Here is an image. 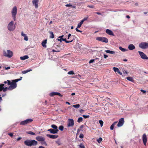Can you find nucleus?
Instances as JSON below:
<instances>
[{
    "mask_svg": "<svg viewBox=\"0 0 148 148\" xmlns=\"http://www.w3.org/2000/svg\"><path fill=\"white\" fill-rule=\"evenodd\" d=\"M99 123L100 124L101 127H102L103 123V122L102 120H100L99 121Z\"/></svg>",
    "mask_w": 148,
    "mask_h": 148,
    "instance_id": "37",
    "label": "nucleus"
},
{
    "mask_svg": "<svg viewBox=\"0 0 148 148\" xmlns=\"http://www.w3.org/2000/svg\"><path fill=\"white\" fill-rule=\"evenodd\" d=\"M113 69L114 71L115 72H117L120 75H122V73L120 72V71L119 70L118 68L114 67L113 68Z\"/></svg>",
    "mask_w": 148,
    "mask_h": 148,
    "instance_id": "19",
    "label": "nucleus"
},
{
    "mask_svg": "<svg viewBox=\"0 0 148 148\" xmlns=\"http://www.w3.org/2000/svg\"><path fill=\"white\" fill-rule=\"evenodd\" d=\"M126 78L127 80L132 82H133L134 81L133 78L131 77H127Z\"/></svg>",
    "mask_w": 148,
    "mask_h": 148,
    "instance_id": "30",
    "label": "nucleus"
},
{
    "mask_svg": "<svg viewBox=\"0 0 148 148\" xmlns=\"http://www.w3.org/2000/svg\"><path fill=\"white\" fill-rule=\"evenodd\" d=\"M27 133L29 134H31V135H35V134L32 131H29Z\"/></svg>",
    "mask_w": 148,
    "mask_h": 148,
    "instance_id": "42",
    "label": "nucleus"
},
{
    "mask_svg": "<svg viewBox=\"0 0 148 148\" xmlns=\"http://www.w3.org/2000/svg\"><path fill=\"white\" fill-rule=\"evenodd\" d=\"M67 73L68 74H69V75H74L75 74V73H74V71H72L69 72Z\"/></svg>",
    "mask_w": 148,
    "mask_h": 148,
    "instance_id": "36",
    "label": "nucleus"
},
{
    "mask_svg": "<svg viewBox=\"0 0 148 148\" xmlns=\"http://www.w3.org/2000/svg\"><path fill=\"white\" fill-rule=\"evenodd\" d=\"M8 29L10 31H13L16 28V26L14 25L13 21H11L8 24L7 26Z\"/></svg>",
    "mask_w": 148,
    "mask_h": 148,
    "instance_id": "5",
    "label": "nucleus"
},
{
    "mask_svg": "<svg viewBox=\"0 0 148 148\" xmlns=\"http://www.w3.org/2000/svg\"><path fill=\"white\" fill-rule=\"evenodd\" d=\"M96 13L98 15H101V14L99 12H96Z\"/></svg>",
    "mask_w": 148,
    "mask_h": 148,
    "instance_id": "62",
    "label": "nucleus"
},
{
    "mask_svg": "<svg viewBox=\"0 0 148 148\" xmlns=\"http://www.w3.org/2000/svg\"><path fill=\"white\" fill-rule=\"evenodd\" d=\"M124 122V121L123 118H121L119 119V122L117 124L118 127H121L123 124Z\"/></svg>",
    "mask_w": 148,
    "mask_h": 148,
    "instance_id": "11",
    "label": "nucleus"
},
{
    "mask_svg": "<svg viewBox=\"0 0 148 148\" xmlns=\"http://www.w3.org/2000/svg\"><path fill=\"white\" fill-rule=\"evenodd\" d=\"M21 137H19V138H17V141H19V140H20L21 139Z\"/></svg>",
    "mask_w": 148,
    "mask_h": 148,
    "instance_id": "61",
    "label": "nucleus"
},
{
    "mask_svg": "<svg viewBox=\"0 0 148 148\" xmlns=\"http://www.w3.org/2000/svg\"><path fill=\"white\" fill-rule=\"evenodd\" d=\"M38 148H45L42 146H40Z\"/></svg>",
    "mask_w": 148,
    "mask_h": 148,
    "instance_id": "64",
    "label": "nucleus"
},
{
    "mask_svg": "<svg viewBox=\"0 0 148 148\" xmlns=\"http://www.w3.org/2000/svg\"><path fill=\"white\" fill-rule=\"evenodd\" d=\"M106 32L107 34H108L109 35H112V36L114 35V34H113V33L112 32L111 30L108 29H106Z\"/></svg>",
    "mask_w": 148,
    "mask_h": 148,
    "instance_id": "18",
    "label": "nucleus"
},
{
    "mask_svg": "<svg viewBox=\"0 0 148 148\" xmlns=\"http://www.w3.org/2000/svg\"><path fill=\"white\" fill-rule=\"evenodd\" d=\"M84 126L83 125H81L80 126L79 128V129H78V130H77V132H78L79 131V130H82V129L84 128Z\"/></svg>",
    "mask_w": 148,
    "mask_h": 148,
    "instance_id": "35",
    "label": "nucleus"
},
{
    "mask_svg": "<svg viewBox=\"0 0 148 148\" xmlns=\"http://www.w3.org/2000/svg\"><path fill=\"white\" fill-rule=\"evenodd\" d=\"M83 120V118L82 117H79L77 120V122L79 123L82 122Z\"/></svg>",
    "mask_w": 148,
    "mask_h": 148,
    "instance_id": "32",
    "label": "nucleus"
},
{
    "mask_svg": "<svg viewBox=\"0 0 148 148\" xmlns=\"http://www.w3.org/2000/svg\"><path fill=\"white\" fill-rule=\"evenodd\" d=\"M47 136L51 138H52V139H56L58 137V135H50V134H47Z\"/></svg>",
    "mask_w": 148,
    "mask_h": 148,
    "instance_id": "17",
    "label": "nucleus"
},
{
    "mask_svg": "<svg viewBox=\"0 0 148 148\" xmlns=\"http://www.w3.org/2000/svg\"><path fill=\"white\" fill-rule=\"evenodd\" d=\"M52 51L54 52H59L60 51V50H55L53 49L52 50Z\"/></svg>",
    "mask_w": 148,
    "mask_h": 148,
    "instance_id": "52",
    "label": "nucleus"
},
{
    "mask_svg": "<svg viewBox=\"0 0 148 148\" xmlns=\"http://www.w3.org/2000/svg\"><path fill=\"white\" fill-rule=\"evenodd\" d=\"M33 121V120L31 119H27L25 121H21L20 123V125H25L28 123L31 122Z\"/></svg>",
    "mask_w": 148,
    "mask_h": 148,
    "instance_id": "10",
    "label": "nucleus"
},
{
    "mask_svg": "<svg viewBox=\"0 0 148 148\" xmlns=\"http://www.w3.org/2000/svg\"><path fill=\"white\" fill-rule=\"evenodd\" d=\"M138 53L140 56L141 58L144 60H148V57L143 52L138 51Z\"/></svg>",
    "mask_w": 148,
    "mask_h": 148,
    "instance_id": "9",
    "label": "nucleus"
},
{
    "mask_svg": "<svg viewBox=\"0 0 148 148\" xmlns=\"http://www.w3.org/2000/svg\"><path fill=\"white\" fill-rule=\"evenodd\" d=\"M79 146V148H85L84 146L81 143Z\"/></svg>",
    "mask_w": 148,
    "mask_h": 148,
    "instance_id": "39",
    "label": "nucleus"
},
{
    "mask_svg": "<svg viewBox=\"0 0 148 148\" xmlns=\"http://www.w3.org/2000/svg\"><path fill=\"white\" fill-rule=\"evenodd\" d=\"M22 77H21L20 79H18L14 80H12L11 82L9 80H7L8 84V85H10L9 87V90H12L15 88L17 87V84L16 82L18 81H20L22 79Z\"/></svg>",
    "mask_w": 148,
    "mask_h": 148,
    "instance_id": "1",
    "label": "nucleus"
},
{
    "mask_svg": "<svg viewBox=\"0 0 148 148\" xmlns=\"http://www.w3.org/2000/svg\"><path fill=\"white\" fill-rule=\"evenodd\" d=\"M9 87L8 88V87H5V88H3V91L4 92H5V91H7V90H9Z\"/></svg>",
    "mask_w": 148,
    "mask_h": 148,
    "instance_id": "43",
    "label": "nucleus"
},
{
    "mask_svg": "<svg viewBox=\"0 0 148 148\" xmlns=\"http://www.w3.org/2000/svg\"><path fill=\"white\" fill-rule=\"evenodd\" d=\"M66 7H70L72 6V5L71 4H66L65 5Z\"/></svg>",
    "mask_w": 148,
    "mask_h": 148,
    "instance_id": "49",
    "label": "nucleus"
},
{
    "mask_svg": "<svg viewBox=\"0 0 148 148\" xmlns=\"http://www.w3.org/2000/svg\"><path fill=\"white\" fill-rule=\"evenodd\" d=\"M88 16H87V17L84 18L83 19L81 20V21L83 23L84 21L88 19Z\"/></svg>",
    "mask_w": 148,
    "mask_h": 148,
    "instance_id": "41",
    "label": "nucleus"
},
{
    "mask_svg": "<svg viewBox=\"0 0 148 148\" xmlns=\"http://www.w3.org/2000/svg\"><path fill=\"white\" fill-rule=\"evenodd\" d=\"M94 60H95L94 59H92V60H90L89 62V63H93L94 62Z\"/></svg>",
    "mask_w": 148,
    "mask_h": 148,
    "instance_id": "51",
    "label": "nucleus"
},
{
    "mask_svg": "<svg viewBox=\"0 0 148 148\" xmlns=\"http://www.w3.org/2000/svg\"><path fill=\"white\" fill-rule=\"evenodd\" d=\"M42 141V143H41V144L42 145H47V144L46 142L45 141V140H44V141Z\"/></svg>",
    "mask_w": 148,
    "mask_h": 148,
    "instance_id": "46",
    "label": "nucleus"
},
{
    "mask_svg": "<svg viewBox=\"0 0 148 148\" xmlns=\"http://www.w3.org/2000/svg\"><path fill=\"white\" fill-rule=\"evenodd\" d=\"M104 58L105 59L106 58H107L108 57V56H107L105 54L104 55Z\"/></svg>",
    "mask_w": 148,
    "mask_h": 148,
    "instance_id": "57",
    "label": "nucleus"
},
{
    "mask_svg": "<svg viewBox=\"0 0 148 148\" xmlns=\"http://www.w3.org/2000/svg\"><path fill=\"white\" fill-rule=\"evenodd\" d=\"M83 23L81 21L78 24L77 28L80 27L81 26V25Z\"/></svg>",
    "mask_w": 148,
    "mask_h": 148,
    "instance_id": "33",
    "label": "nucleus"
},
{
    "mask_svg": "<svg viewBox=\"0 0 148 148\" xmlns=\"http://www.w3.org/2000/svg\"><path fill=\"white\" fill-rule=\"evenodd\" d=\"M25 144L28 146H36L37 145L38 142L35 140H27L24 141Z\"/></svg>",
    "mask_w": 148,
    "mask_h": 148,
    "instance_id": "2",
    "label": "nucleus"
},
{
    "mask_svg": "<svg viewBox=\"0 0 148 148\" xmlns=\"http://www.w3.org/2000/svg\"><path fill=\"white\" fill-rule=\"evenodd\" d=\"M3 54L4 56L8 58H11L13 56V53L11 50H4L3 51Z\"/></svg>",
    "mask_w": 148,
    "mask_h": 148,
    "instance_id": "3",
    "label": "nucleus"
},
{
    "mask_svg": "<svg viewBox=\"0 0 148 148\" xmlns=\"http://www.w3.org/2000/svg\"><path fill=\"white\" fill-rule=\"evenodd\" d=\"M56 143L58 145H61V143L59 140H58L56 141Z\"/></svg>",
    "mask_w": 148,
    "mask_h": 148,
    "instance_id": "44",
    "label": "nucleus"
},
{
    "mask_svg": "<svg viewBox=\"0 0 148 148\" xmlns=\"http://www.w3.org/2000/svg\"><path fill=\"white\" fill-rule=\"evenodd\" d=\"M51 133L53 134L56 133L58 131V130H54L52 129H50L48 130Z\"/></svg>",
    "mask_w": 148,
    "mask_h": 148,
    "instance_id": "15",
    "label": "nucleus"
},
{
    "mask_svg": "<svg viewBox=\"0 0 148 148\" xmlns=\"http://www.w3.org/2000/svg\"><path fill=\"white\" fill-rule=\"evenodd\" d=\"M102 138L100 137L97 140V141L99 143H100L101 141L102 140Z\"/></svg>",
    "mask_w": 148,
    "mask_h": 148,
    "instance_id": "40",
    "label": "nucleus"
},
{
    "mask_svg": "<svg viewBox=\"0 0 148 148\" xmlns=\"http://www.w3.org/2000/svg\"><path fill=\"white\" fill-rule=\"evenodd\" d=\"M119 49L120 50H121V51H122L123 52H125V51H127V49H125L121 47H119Z\"/></svg>",
    "mask_w": 148,
    "mask_h": 148,
    "instance_id": "26",
    "label": "nucleus"
},
{
    "mask_svg": "<svg viewBox=\"0 0 148 148\" xmlns=\"http://www.w3.org/2000/svg\"><path fill=\"white\" fill-rule=\"evenodd\" d=\"M96 40L103 42L107 43L108 42V39L103 37H98L96 38Z\"/></svg>",
    "mask_w": 148,
    "mask_h": 148,
    "instance_id": "7",
    "label": "nucleus"
},
{
    "mask_svg": "<svg viewBox=\"0 0 148 148\" xmlns=\"http://www.w3.org/2000/svg\"><path fill=\"white\" fill-rule=\"evenodd\" d=\"M39 0H32V2L33 4L34 5L36 8L38 7Z\"/></svg>",
    "mask_w": 148,
    "mask_h": 148,
    "instance_id": "16",
    "label": "nucleus"
},
{
    "mask_svg": "<svg viewBox=\"0 0 148 148\" xmlns=\"http://www.w3.org/2000/svg\"><path fill=\"white\" fill-rule=\"evenodd\" d=\"M21 35L22 36L24 37V40L25 41H27L28 40V38L25 34H23V32L21 33Z\"/></svg>",
    "mask_w": 148,
    "mask_h": 148,
    "instance_id": "21",
    "label": "nucleus"
},
{
    "mask_svg": "<svg viewBox=\"0 0 148 148\" xmlns=\"http://www.w3.org/2000/svg\"><path fill=\"white\" fill-rule=\"evenodd\" d=\"M105 51L107 53L111 54H114L115 53L114 51H111L109 50H106Z\"/></svg>",
    "mask_w": 148,
    "mask_h": 148,
    "instance_id": "24",
    "label": "nucleus"
},
{
    "mask_svg": "<svg viewBox=\"0 0 148 148\" xmlns=\"http://www.w3.org/2000/svg\"><path fill=\"white\" fill-rule=\"evenodd\" d=\"M88 7L90 8H93L94 7V6L93 5H88Z\"/></svg>",
    "mask_w": 148,
    "mask_h": 148,
    "instance_id": "54",
    "label": "nucleus"
},
{
    "mask_svg": "<svg viewBox=\"0 0 148 148\" xmlns=\"http://www.w3.org/2000/svg\"><path fill=\"white\" fill-rule=\"evenodd\" d=\"M47 43V40H45L42 42V45L44 47H46V44Z\"/></svg>",
    "mask_w": 148,
    "mask_h": 148,
    "instance_id": "23",
    "label": "nucleus"
},
{
    "mask_svg": "<svg viewBox=\"0 0 148 148\" xmlns=\"http://www.w3.org/2000/svg\"><path fill=\"white\" fill-rule=\"evenodd\" d=\"M59 129L60 130L62 131L63 130L64 127L62 125H60L59 127Z\"/></svg>",
    "mask_w": 148,
    "mask_h": 148,
    "instance_id": "38",
    "label": "nucleus"
},
{
    "mask_svg": "<svg viewBox=\"0 0 148 148\" xmlns=\"http://www.w3.org/2000/svg\"><path fill=\"white\" fill-rule=\"evenodd\" d=\"M140 91L144 93H145L146 92L145 90H142V89Z\"/></svg>",
    "mask_w": 148,
    "mask_h": 148,
    "instance_id": "55",
    "label": "nucleus"
},
{
    "mask_svg": "<svg viewBox=\"0 0 148 148\" xmlns=\"http://www.w3.org/2000/svg\"><path fill=\"white\" fill-rule=\"evenodd\" d=\"M139 47L143 49H145L148 48V43L147 42H142L139 45Z\"/></svg>",
    "mask_w": 148,
    "mask_h": 148,
    "instance_id": "6",
    "label": "nucleus"
},
{
    "mask_svg": "<svg viewBox=\"0 0 148 148\" xmlns=\"http://www.w3.org/2000/svg\"><path fill=\"white\" fill-rule=\"evenodd\" d=\"M36 140L39 141H44L45 140V138L42 136H38L36 138Z\"/></svg>",
    "mask_w": 148,
    "mask_h": 148,
    "instance_id": "13",
    "label": "nucleus"
},
{
    "mask_svg": "<svg viewBox=\"0 0 148 148\" xmlns=\"http://www.w3.org/2000/svg\"><path fill=\"white\" fill-rule=\"evenodd\" d=\"M77 28H77H77H76V29H75V30H76V31L77 32H82V31H80V30H79V29H77Z\"/></svg>",
    "mask_w": 148,
    "mask_h": 148,
    "instance_id": "53",
    "label": "nucleus"
},
{
    "mask_svg": "<svg viewBox=\"0 0 148 148\" xmlns=\"http://www.w3.org/2000/svg\"><path fill=\"white\" fill-rule=\"evenodd\" d=\"M49 95L50 96H51V97L53 96L54 95H58L60 97L62 96V95L59 92H53L49 94Z\"/></svg>",
    "mask_w": 148,
    "mask_h": 148,
    "instance_id": "14",
    "label": "nucleus"
},
{
    "mask_svg": "<svg viewBox=\"0 0 148 148\" xmlns=\"http://www.w3.org/2000/svg\"><path fill=\"white\" fill-rule=\"evenodd\" d=\"M62 40L63 41H65V42L66 43H68L69 42H72L73 41V40H72L70 41H68L66 40V38H63L62 39Z\"/></svg>",
    "mask_w": 148,
    "mask_h": 148,
    "instance_id": "31",
    "label": "nucleus"
},
{
    "mask_svg": "<svg viewBox=\"0 0 148 148\" xmlns=\"http://www.w3.org/2000/svg\"><path fill=\"white\" fill-rule=\"evenodd\" d=\"M27 73H28V72H29L32 71V70L28 69L27 70Z\"/></svg>",
    "mask_w": 148,
    "mask_h": 148,
    "instance_id": "58",
    "label": "nucleus"
},
{
    "mask_svg": "<svg viewBox=\"0 0 148 148\" xmlns=\"http://www.w3.org/2000/svg\"><path fill=\"white\" fill-rule=\"evenodd\" d=\"M73 106L75 108H79L80 107V105L79 104L76 105H73Z\"/></svg>",
    "mask_w": 148,
    "mask_h": 148,
    "instance_id": "34",
    "label": "nucleus"
},
{
    "mask_svg": "<svg viewBox=\"0 0 148 148\" xmlns=\"http://www.w3.org/2000/svg\"><path fill=\"white\" fill-rule=\"evenodd\" d=\"M17 13V9L16 7H14L11 10V15L14 21H16V16Z\"/></svg>",
    "mask_w": 148,
    "mask_h": 148,
    "instance_id": "4",
    "label": "nucleus"
},
{
    "mask_svg": "<svg viewBox=\"0 0 148 148\" xmlns=\"http://www.w3.org/2000/svg\"><path fill=\"white\" fill-rule=\"evenodd\" d=\"M79 137L81 138H84V135L82 134H80Z\"/></svg>",
    "mask_w": 148,
    "mask_h": 148,
    "instance_id": "45",
    "label": "nucleus"
},
{
    "mask_svg": "<svg viewBox=\"0 0 148 148\" xmlns=\"http://www.w3.org/2000/svg\"><path fill=\"white\" fill-rule=\"evenodd\" d=\"M142 139L143 143L145 146L147 142V137L145 134H143Z\"/></svg>",
    "mask_w": 148,
    "mask_h": 148,
    "instance_id": "12",
    "label": "nucleus"
},
{
    "mask_svg": "<svg viewBox=\"0 0 148 148\" xmlns=\"http://www.w3.org/2000/svg\"><path fill=\"white\" fill-rule=\"evenodd\" d=\"M74 124V121L72 119H69L67 121V127H72Z\"/></svg>",
    "mask_w": 148,
    "mask_h": 148,
    "instance_id": "8",
    "label": "nucleus"
},
{
    "mask_svg": "<svg viewBox=\"0 0 148 148\" xmlns=\"http://www.w3.org/2000/svg\"><path fill=\"white\" fill-rule=\"evenodd\" d=\"M4 85V84H0V92L2 90H3Z\"/></svg>",
    "mask_w": 148,
    "mask_h": 148,
    "instance_id": "29",
    "label": "nucleus"
},
{
    "mask_svg": "<svg viewBox=\"0 0 148 148\" xmlns=\"http://www.w3.org/2000/svg\"><path fill=\"white\" fill-rule=\"evenodd\" d=\"M128 48L129 50H132L135 49V47L133 45L131 44L128 46Z\"/></svg>",
    "mask_w": 148,
    "mask_h": 148,
    "instance_id": "20",
    "label": "nucleus"
},
{
    "mask_svg": "<svg viewBox=\"0 0 148 148\" xmlns=\"http://www.w3.org/2000/svg\"><path fill=\"white\" fill-rule=\"evenodd\" d=\"M10 69V67H5V69L6 70L9 69Z\"/></svg>",
    "mask_w": 148,
    "mask_h": 148,
    "instance_id": "59",
    "label": "nucleus"
},
{
    "mask_svg": "<svg viewBox=\"0 0 148 148\" xmlns=\"http://www.w3.org/2000/svg\"><path fill=\"white\" fill-rule=\"evenodd\" d=\"M82 116L85 119L89 117V116L88 115H82Z\"/></svg>",
    "mask_w": 148,
    "mask_h": 148,
    "instance_id": "47",
    "label": "nucleus"
},
{
    "mask_svg": "<svg viewBox=\"0 0 148 148\" xmlns=\"http://www.w3.org/2000/svg\"><path fill=\"white\" fill-rule=\"evenodd\" d=\"M117 123V122H115L111 125L110 127V129L111 130H112L113 129L114 126Z\"/></svg>",
    "mask_w": 148,
    "mask_h": 148,
    "instance_id": "25",
    "label": "nucleus"
},
{
    "mask_svg": "<svg viewBox=\"0 0 148 148\" xmlns=\"http://www.w3.org/2000/svg\"><path fill=\"white\" fill-rule=\"evenodd\" d=\"M51 127L54 130H58V128L57 126L54 124L52 125H51Z\"/></svg>",
    "mask_w": 148,
    "mask_h": 148,
    "instance_id": "28",
    "label": "nucleus"
},
{
    "mask_svg": "<svg viewBox=\"0 0 148 148\" xmlns=\"http://www.w3.org/2000/svg\"><path fill=\"white\" fill-rule=\"evenodd\" d=\"M62 39H63V38H60V37H59L58 38V41H60V42H62Z\"/></svg>",
    "mask_w": 148,
    "mask_h": 148,
    "instance_id": "48",
    "label": "nucleus"
},
{
    "mask_svg": "<svg viewBox=\"0 0 148 148\" xmlns=\"http://www.w3.org/2000/svg\"><path fill=\"white\" fill-rule=\"evenodd\" d=\"M22 73L23 74H25L27 73V71L26 70L23 71H22Z\"/></svg>",
    "mask_w": 148,
    "mask_h": 148,
    "instance_id": "50",
    "label": "nucleus"
},
{
    "mask_svg": "<svg viewBox=\"0 0 148 148\" xmlns=\"http://www.w3.org/2000/svg\"><path fill=\"white\" fill-rule=\"evenodd\" d=\"M8 135H9L11 137H12L13 135V134L12 133H9L8 134Z\"/></svg>",
    "mask_w": 148,
    "mask_h": 148,
    "instance_id": "56",
    "label": "nucleus"
},
{
    "mask_svg": "<svg viewBox=\"0 0 148 148\" xmlns=\"http://www.w3.org/2000/svg\"><path fill=\"white\" fill-rule=\"evenodd\" d=\"M50 34V37L51 38H53L54 37V35L53 33L52 32H49Z\"/></svg>",
    "mask_w": 148,
    "mask_h": 148,
    "instance_id": "27",
    "label": "nucleus"
},
{
    "mask_svg": "<svg viewBox=\"0 0 148 148\" xmlns=\"http://www.w3.org/2000/svg\"><path fill=\"white\" fill-rule=\"evenodd\" d=\"M29 57L27 55H25L21 57L20 58L22 60H25L26 59L28 58Z\"/></svg>",
    "mask_w": 148,
    "mask_h": 148,
    "instance_id": "22",
    "label": "nucleus"
},
{
    "mask_svg": "<svg viewBox=\"0 0 148 148\" xmlns=\"http://www.w3.org/2000/svg\"><path fill=\"white\" fill-rule=\"evenodd\" d=\"M6 95V94L5 93L3 94L2 95V97H4V96H5Z\"/></svg>",
    "mask_w": 148,
    "mask_h": 148,
    "instance_id": "63",
    "label": "nucleus"
},
{
    "mask_svg": "<svg viewBox=\"0 0 148 148\" xmlns=\"http://www.w3.org/2000/svg\"><path fill=\"white\" fill-rule=\"evenodd\" d=\"M123 73L124 75L127 74V73L126 71H125L124 72H123Z\"/></svg>",
    "mask_w": 148,
    "mask_h": 148,
    "instance_id": "60",
    "label": "nucleus"
}]
</instances>
